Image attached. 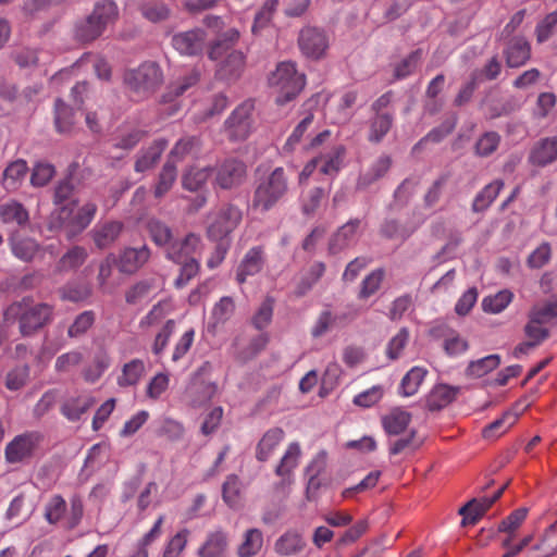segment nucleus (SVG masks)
Returning a JSON list of instances; mask_svg holds the SVG:
<instances>
[{"label":"nucleus","mask_w":557,"mask_h":557,"mask_svg":"<svg viewBox=\"0 0 557 557\" xmlns=\"http://www.w3.org/2000/svg\"><path fill=\"white\" fill-rule=\"evenodd\" d=\"M53 307L45 302H34L29 297L11 304L3 313L7 323H18L22 336H30L52 320Z\"/></svg>","instance_id":"f257e3e1"},{"label":"nucleus","mask_w":557,"mask_h":557,"mask_svg":"<svg viewBox=\"0 0 557 557\" xmlns=\"http://www.w3.org/2000/svg\"><path fill=\"white\" fill-rule=\"evenodd\" d=\"M288 193V177L282 166L256 181L251 207L261 213L268 212L281 202Z\"/></svg>","instance_id":"f03ea898"},{"label":"nucleus","mask_w":557,"mask_h":557,"mask_svg":"<svg viewBox=\"0 0 557 557\" xmlns=\"http://www.w3.org/2000/svg\"><path fill=\"white\" fill-rule=\"evenodd\" d=\"M124 83L131 97L140 101L149 98L163 83V72L152 61L141 63L138 67L124 74Z\"/></svg>","instance_id":"7ed1b4c3"},{"label":"nucleus","mask_w":557,"mask_h":557,"mask_svg":"<svg viewBox=\"0 0 557 557\" xmlns=\"http://www.w3.org/2000/svg\"><path fill=\"white\" fill-rule=\"evenodd\" d=\"M269 85L275 89L277 96L275 102L284 106L295 99L306 85V77L298 73L296 64L284 61L277 64L269 76Z\"/></svg>","instance_id":"20e7f679"},{"label":"nucleus","mask_w":557,"mask_h":557,"mask_svg":"<svg viewBox=\"0 0 557 557\" xmlns=\"http://www.w3.org/2000/svg\"><path fill=\"white\" fill-rule=\"evenodd\" d=\"M255 102L250 99L237 106L224 122L226 136L232 141H243L252 132Z\"/></svg>","instance_id":"39448f33"},{"label":"nucleus","mask_w":557,"mask_h":557,"mask_svg":"<svg viewBox=\"0 0 557 557\" xmlns=\"http://www.w3.org/2000/svg\"><path fill=\"white\" fill-rule=\"evenodd\" d=\"M228 50V44L225 40H219L210 48L209 58L211 60H219L223 57V54H226L225 59L220 65L219 72L224 78H235L238 77L244 71L246 58L242 51Z\"/></svg>","instance_id":"423d86ee"},{"label":"nucleus","mask_w":557,"mask_h":557,"mask_svg":"<svg viewBox=\"0 0 557 557\" xmlns=\"http://www.w3.org/2000/svg\"><path fill=\"white\" fill-rule=\"evenodd\" d=\"M42 438V434L37 431L25 432L16 435L5 446V460L9 463H18L30 458Z\"/></svg>","instance_id":"0eeeda50"},{"label":"nucleus","mask_w":557,"mask_h":557,"mask_svg":"<svg viewBox=\"0 0 557 557\" xmlns=\"http://www.w3.org/2000/svg\"><path fill=\"white\" fill-rule=\"evenodd\" d=\"M242 221V212L234 206L221 209L207 230L208 237L212 240H222L233 232Z\"/></svg>","instance_id":"6e6552de"},{"label":"nucleus","mask_w":557,"mask_h":557,"mask_svg":"<svg viewBox=\"0 0 557 557\" xmlns=\"http://www.w3.org/2000/svg\"><path fill=\"white\" fill-rule=\"evenodd\" d=\"M301 52L311 59H320L329 48V39L325 33L317 27H305L298 38Z\"/></svg>","instance_id":"1a4fd4ad"},{"label":"nucleus","mask_w":557,"mask_h":557,"mask_svg":"<svg viewBox=\"0 0 557 557\" xmlns=\"http://www.w3.org/2000/svg\"><path fill=\"white\" fill-rule=\"evenodd\" d=\"M201 250V239L194 233L187 234L182 240H174L166 248L165 256L175 263L198 259Z\"/></svg>","instance_id":"9d476101"},{"label":"nucleus","mask_w":557,"mask_h":557,"mask_svg":"<svg viewBox=\"0 0 557 557\" xmlns=\"http://www.w3.org/2000/svg\"><path fill=\"white\" fill-rule=\"evenodd\" d=\"M247 174L246 164L237 159H226L216 169L215 182L223 189L240 185Z\"/></svg>","instance_id":"9b49d317"},{"label":"nucleus","mask_w":557,"mask_h":557,"mask_svg":"<svg viewBox=\"0 0 557 557\" xmlns=\"http://www.w3.org/2000/svg\"><path fill=\"white\" fill-rule=\"evenodd\" d=\"M151 257V250L147 245L141 247H126L116 258L117 269L124 274H134L143 268Z\"/></svg>","instance_id":"f8f14e48"},{"label":"nucleus","mask_w":557,"mask_h":557,"mask_svg":"<svg viewBox=\"0 0 557 557\" xmlns=\"http://www.w3.org/2000/svg\"><path fill=\"white\" fill-rule=\"evenodd\" d=\"M264 265V251L260 246L250 248L236 271V281L239 284L246 282L248 276L258 274Z\"/></svg>","instance_id":"ddd939ff"},{"label":"nucleus","mask_w":557,"mask_h":557,"mask_svg":"<svg viewBox=\"0 0 557 557\" xmlns=\"http://www.w3.org/2000/svg\"><path fill=\"white\" fill-rule=\"evenodd\" d=\"M77 206V201H71L63 206H58L48 221V227L50 231H64L65 236L71 239L75 235H71V231L74 228V209Z\"/></svg>","instance_id":"4468645a"},{"label":"nucleus","mask_w":557,"mask_h":557,"mask_svg":"<svg viewBox=\"0 0 557 557\" xmlns=\"http://www.w3.org/2000/svg\"><path fill=\"white\" fill-rule=\"evenodd\" d=\"M205 33L201 29H193L176 34L172 38V45L181 54L195 55L202 50Z\"/></svg>","instance_id":"2eb2a0df"},{"label":"nucleus","mask_w":557,"mask_h":557,"mask_svg":"<svg viewBox=\"0 0 557 557\" xmlns=\"http://www.w3.org/2000/svg\"><path fill=\"white\" fill-rule=\"evenodd\" d=\"M504 55L507 66L520 67L530 60L531 46L524 37H513L508 41Z\"/></svg>","instance_id":"dca6fc26"},{"label":"nucleus","mask_w":557,"mask_h":557,"mask_svg":"<svg viewBox=\"0 0 557 557\" xmlns=\"http://www.w3.org/2000/svg\"><path fill=\"white\" fill-rule=\"evenodd\" d=\"M96 400L87 393L67 397L61 405L60 411L69 421H78L86 413Z\"/></svg>","instance_id":"f3484780"},{"label":"nucleus","mask_w":557,"mask_h":557,"mask_svg":"<svg viewBox=\"0 0 557 557\" xmlns=\"http://www.w3.org/2000/svg\"><path fill=\"white\" fill-rule=\"evenodd\" d=\"M529 160L537 166H546L557 160V136L539 140L531 150Z\"/></svg>","instance_id":"a211bd4d"},{"label":"nucleus","mask_w":557,"mask_h":557,"mask_svg":"<svg viewBox=\"0 0 557 557\" xmlns=\"http://www.w3.org/2000/svg\"><path fill=\"white\" fill-rule=\"evenodd\" d=\"M228 548V534L222 529L209 532L198 549L199 557H223Z\"/></svg>","instance_id":"6ab92c4d"},{"label":"nucleus","mask_w":557,"mask_h":557,"mask_svg":"<svg viewBox=\"0 0 557 557\" xmlns=\"http://www.w3.org/2000/svg\"><path fill=\"white\" fill-rule=\"evenodd\" d=\"M346 154L344 146L338 145L333 147L327 152L321 153L315 157L319 171L329 176H336L341 171Z\"/></svg>","instance_id":"aec40b11"},{"label":"nucleus","mask_w":557,"mask_h":557,"mask_svg":"<svg viewBox=\"0 0 557 557\" xmlns=\"http://www.w3.org/2000/svg\"><path fill=\"white\" fill-rule=\"evenodd\" d=\"M168 144L166 139L158 138L147 148L141 149L135 162V171L141 173L153 168L168 147Z\"/></svg>","instance_id":"412c9836"},{"label":"nucleus","mask_w":557,"mask_h":557,"mask_svg":"<svg viewBox=\"0 0 557 557\" xmlns=\"http://www.w3.org/2000/svg\"><path fill=\"white\" fill-rule=\"evenodd\" d=\"M360 225V219H351L341 226L330 242V251L336 253L352 245L356 242Z\"/></svg>","instance_id":"4be33fe9"},{"label":"nucleus","mask_w":557,"mask_h":557,"mask_svg":"<svg viewBox=\"0 0 557 557\" xmlns=\"http://www.w3.org/2000/svg\"><path fill=\"white\" fill-rule=\"evenodd\" d=\"M392 162L393 161L389 156H380L375 161L372 162V164L364 173L360 174L357 181V188L366 189L380 178L384 177L391 169Z\"/></svg>","instance_id":"5701e85b"},{"label":"nucleus","mask_w":557,"mask_h":557,"mask_svg":"<svg viewBox=\"0 0 557 557\" xmlns=\"http://www.w3.org/2000/svg\"><path fill=\"white\" fill-rule=\"evenodd\" d=\"M123 227V223L119 221H108L97 224L92 230L95 245L99 249L111 246L121 235Z\"/></svg>","instance_id":"b1692460"},{"label":"nucleus","mask_w":557,"mask_h":557,"mask_svg":"<svg viewBox=\"0 0 557 557\" xmlns=\"http://www.w3.org/2000/svg\"><path fill=\"white\" fill-rule=\"evenodd\" d=\"M263 542V533L260 529L246 530L236 549L237 557H256L262 550Z\"/></svg>","instance_id":"393cba45"},{"label":"nucleus","mask_w":557,"mask_h":557,"mask_svg":"<svg viewBox=\"0 0 557 557\" xmlns=\"http://www.w3.org/2000/svg\"><path fill=\"white\" fill-rule=\"evenodd\" d=\"M88 258L86 248L82 246H73L61 256L55 264V273H67L77 270Z\"/></svg>","instance_id":"a878e982"},{"label":"nucleus","mask_w":557,"mask_h":557,"mask_svg":"<svg viewBox=\"0 0 557 557\" xmlns=\"http://www.w3.org/2000/svg\"><path fill=\"white\" fill-rule=\"evenodd\" d=\"M306 542L296 531H286L274 543V550L281 556H293L304 550Z\"/></svg>","instance_id":"bb28decb"},{"label":"nucleus","mask_w":557,"mask_h":557,"mask_svg":"<svg viewBox=\"0 0 557 557\" xmlns=\"http://www.w3.org/2000/svg\"><path fill=\"white\" fill-rule=\"evenodd\" d=\"M411 422V413L400 408H394L382 417V425L388 435L401 434Z\"/></svg>","instance_id":"cd10ccee"},{"label":"nucleus","mask_w":557,"mask_h":557,"mask_svg":"<svg viewBox=\"0 0 557 557\" xmlns=\"http://www.w3.org/2000/svg\"><path fill=\"white\" fill-rule=\"evenodd\" d=\"M104 32L119 17V9L113 0H101L96 2L92 12L89 14Z\"/></svg>","instance_id":"c85d7f7f"},{"label":"nucleus","mask_w":557,"mask_h":557,"mask_svg":"<svg viewBox=\"0 0 557 557\" xmlns=\"http://www.w3.org/2000/svg\"><path fill=\"white\" fill-rule=\"evenodd\" d=\"M0 220L5 224L25 226L28 223L29 214L22 203L9 200L0 205Z\"/></svg>","instance_id":"c756f323"},{"label":"nucleus","mask_w":557,"mask_h":557,"mask_svg":"<svg viewBox=\"0 0 557 557\" xmlns=\"http://www.w3.org/2000/svg\"><path fill=\"white\" fill-rule=\"evenodd\" d=\"M356 315H357L356 311L347 313V314L345 313V314H341V315H335L329 309L323 310L317 318V321L311 329V332H310L311 336L313 338L322 337L323 335H325L327 332L331 331V329L336 324L337 320L350 321V320L355 319Z\"/></svg>","instance_id":"7c9ffc66"},{"label":"nucleus","mask_w":557,"mask_h":557,"mask_svg":"<svg viewBox=\"0 0 557 557\" xmlns=\"http://www.w3.org/2000/svg\"><path fill=\"white\" fill-rule=\"evenodd\" d=\"M458 388L446 384L435 385L426 397V406L430 410H441L448 406L457 396Z\"/></svg>","instance_id":"2f4dec72"},{"label":"nucleus","mask_w":557,"mask_h":557,"mask_svg":"<svg viewBox=\"0 0 557 557\" xmlns=\"http://www.w3.org/2000/svg\"><path fill=\"white\" fill-rule=\"evenodd\" d=\"M284 431L281 428L268 430L259 441L256 450V457L259 461H267L275 448L284 438Z\"/></svg>","instance_id":"473e14b6"},{"label":"nucleus","mask_w":557,"mask_h":557,"mask_svg":"<svg viewBox=\"0 0 557 557\" xmlns=\"http://www.w3.org/2000/svg\"><path fill=\"white\" fill-rule=\"evenodd\" d=\"M557 553V524H550L539 544L529 552L528 557H552Z\"/></svg>","instance_id":"72a5a7b5"},{"label":"nucleus","mask_w":557,"mask_h":557,"mask_svg":"<svg viewBox=\"0 0 557 557\" xmlns=\"http://www.w3.org/2000/svg\"><path fill=\"white\" fill-rule=\"evenodd\" d=\"M200 147V140L196 136H186L181 138L171 149L168 160L172 161V164H177L184 161L188 156L197 152Z\"/></svg>","instance_id":"f704fd0d"},{"label":"nucleus","mask_w":557,"mask_h":557,"mask_svg":"<svg viewBox=\"0 0 557 557\" xmlns=\"http://www.w3.org/2000/svg\"><path fill=\"white\" fill-rule=\"evenodd\" d=\"M75 124V112L72 107L62 99H57L54 103V126L58 133L67 134Z\"/></svg>","instance_id":"c9c22d12"},{"label":"nucleus","mask_w":557,"mask_h":557,"mask_svg":"<svg viewBox=\"0 0 557 557\" xmlns=\"http://www.w3.org/2000/svg\"><path fill=\"white\" fill-rule=\"evenodd\" d=\"M300 456H301V448H300L299 443H297V442L290 443L287 446L283 457L281 458L280 463L275 468L276 475H278L281 478L289 476L292 474V472L294 471V469L297 468V466L299 463Z\"/></svg>","instance_id":"e433bc0d"},{"label":"nucleus","mask_w":557,"mask_h":557,"mask_svg":"<svg viewBox=\"0 0 557 557\" xmlns=\"http://www.w3.org/2000/svg\"><path fill=\"white\" fill-rule=\"evenodd\" d=\"M146 370L145 362L141 359H133L125 363L121 374L117 376V385L121 387L134 386L143 377Z\"/></svg>","instance_id":"4c0bfd02"},{"label":"nucleus","mask_w":557,"mask_h":557,"mask_svg":"<svg viewBox=\"0 0 557 557\" xmlns=\"http://www.w3.org/2000/svg\"><path fill=\"white\" fill-rule=\"evenodd\" d=\"M199 72L191 70L186 75L177 78L168 87V91L163 95L164 101H173L174 99L184 95L190 87L199 82Z\"/></svg>","instance_id":"58836bf2"},{"label":"nucleus","mask_w":557,"mask_h":557,"mask_svg":"<svg viewBox=\"0 0 557 557\" xmlns=\"http://www.w3.org/2000/svg\"><path fill=\"white\" fill-rule=\"evenodd\" d=\"M325 272V264L321 261L313 262L299 280L295 294L305 296L318 283Z\"/></svg>","instance_id":"ea45409f"},{"label":"nucleus","mask_w":557,"mask_h":557,"mask_svg":"<svg viewBox=\"0 0 557 557\" xmlns=\"http://www.w3.org/2000/svg\"><path fill=\"white\" fill-rule=\"evenodd\" d=\"M426 374L428 370L422 367L411 368L400 382L399 393L405 397L417 394Z\"/></svg>","instance_id":"a19ab883"},{"label":"nucleus","mask_w":557,"mask_h":557,"mask_svg":"<svg viewBox=\"0 0 557 557\" xmlns=\"http://www.w3.org/2000/svg\"><path fill=\"white\" fill-rule=\"evenodd\" d=\"M13 255L22 261H30L40 250L38 243L28 237L13 236L10 240Z\"/></svg>","instance_id":"79ce46f5"},{"label":"nucleus","mask_w":557,"mask_h":557,"mask_svg":"<svg viewBox=\"0 0 557 557\" xmlns=\"http://www.w3.org/2000/svg\"><path fill=\"white\" fill-rule=\"evenodd\" d=\"M504 187V182L502 180H496L490 184H487L474 198L472 202V210L474 212H482L486 210L493 201L496 199L502 188Z\"/></svg>","instance_id":"37998d69"},{"label":"nucleus","mask_w":557,"mask_h":557,"mask_svg":"<svg viewBox=\"0 0 557 557\" xmlns=\"http://www.w3.org/2000/svg\"><path fill=\"white\" fill-rule=\"evenodd\" d=\"M518 420V414L512 411H506L503 416L487 424L482 435L486 440H494L506 433Z\"/></svg>","instance_id":"c03bdc74"},{"label":"nucleus","mask_w":557,"mask_h":557,"mask_svg":"<svg viewBox=\"0 0 557 557\" xmlns=\"http://www.w3.org/2000/svg\"><path fill=\"white\" fill-rule=\"evenodd\" d=\"M216 385L214 383L198 381L196 376L194 382L188 387V394L191 397V404L199 407L202 404L211 400L216 393Z\"/></svg>","instance_id":"a18cd8bd"},{"label":"nucleus","mask_w":557,"mask_h":557,"mask_svg":"<svg viewBox=\"0 0 557 557\" xmlns=\"http://www.w3.org/2000/svg\"><path fill=\"white\" fill-rule=\"evenodd\" d=\"M147 231L151 240L159 247L168 248L173 242L171 227L158 219H150L147 222Z\"/></svg>","instance_id":"49530a36"},{"label":"nucleus","mask_w":557,"mask_h":557,"mask_svg":"<svg viewBox=\"0 0 557 557\" xmlns=\"http://www.w3.org/2000/svg\"><path fill=\"white\" fill-rule=\"evenodd\" d=\"M177 177V168L172 164V161H166L161 169L158 176V182L154 187V197L162 198L173 187Z\"/></svg>","instance_id":"de8ad7c7"},{"label":"nucleus","mask_w":557,"mask_h":557,"mask_svg":"<svg viewBox=\"0 0 557 557\" xmlns=\"http://www.w3.org/2000/svg\"><path fill=\"white\" fill-rule=\"evenodd\" d=\"M104 32L91 20L90 15L78 21L74 27V36L81 42H91L99 38Z\"/></svg>","instance_id":"09e8293b"},{"label":"nucleus","mask_w":557,"mask_h":557,"mask_svg":"<svg viewBox=\"0 0 557 557\" xmlns=\"http://www.w3.org/2000/svg\"><path fill=\"white\" fill-rule=\"evenodd\" d=\"M210 175L211 169L208 166L201 169L190 166L182 177V185L187 190L196 191L206 184Z\"/></svg>","instance_id":"8fccbe9b"},{"label":"nucleus","mask_w":557,"mask_h":557,"mask_svg":"<svg viewBox=\"0 0 557 557\" xmlns=\"http://www.w3.org/2000/svg\"><path fill=\"white\" fill-rule=\"evenodd\" d=\"M163 522L164 516L161 515L156 520L152 528L138 541L136 552L129 557H148V546L161 536Z\"/></svg>","instance_id":"3c124183"},{"label":"nucleus","mask_w":557,"mask_h":557,"mask_svg":"<svg viewBox=\"0 0 557 557\" xmlns=\"http://www.w3.org/2000/svg\"><path fill=\"white\" fill-rule=\"evenodd\" d=\"M327 196L329 190H325L322 187L310 188L301 199L302 213L306 215H313Z\"/></svg>","instance_id":"603ef678"},{"label":"nucleus","mask_w":557,"mask_h":557,"mask_svg":"<svg viewBox=\"0 0 557 557\" xmlns=\"http://www.w3.org/2000/svg\"><path fill=\"white\" fill-rule=\"evenodd\" d=\"M27 173V164L23 160H17L10 163L3 173V185L8 190L17 188L18 183L25 177Z\"/></svg>","instance_id":"864d4df0"},{"label":"nucleus","mask_w":557,"mask_h":557,"mask_svg":"<svg viewBox=\"0 0 557 557\" xmlns=\"http://www.w3.org/2000/svg\"><path fill=\"white\" fill-rule=\"evenodd\" d=\"M528 512L529 509L527 507H520L513 510L499 522L497 531L509 535H516V532L527 519Z\"/></svg>","instance_id":"5fc2aeb1"},{"label":"nucleus","mask_w":557,"mask_h":557,"mask_svg":"<svg viewBox=\"0 0 557 557\" xmlns=\"http://www.w3.org/2000/svg\"><path fill=\"white\" fill-rule=\"evenodd\" d=\"M393 125V116L389 113L376 114L370 124L369 140L380 143L389 132Z\"/></svg>","instance_id":"6e6d98bb"},{"label":"nucleus","mask_w":557,"mask_h":557,"mask_svg":"<svg viewBox=\"0 0 557 557\" xmlns=\"http://www.w3.org/2000/svg\"><path fill=\"white\" fill-rule=\"evenodd\" d=\"M385 272L383 269L373 270L361 282L358 293L359 299H368L373 296L381 287Z\"/></svg>","instance_id":"4d7b16f0"},{"label":"nucleus","mask_w":557,"mask_h":557,"mask_svg":"<svg viewBox=\"0 0 557 557\" xmlns=\"http://www.w3.org/2000/svg\"><path fill=\"white\" fill-rule=\"evenodd\" d=\"M512 293L504 289L498 292L494 296L485 297L482 300V308L485 312L488 313H499L502 312L512 300Z\"/></svg>","instance_id":"13d9d810"},{"label":"nucleus","mask_w":557,"mask_h":557,"mask_svg":"<svg viewBox=\"0 0 557 557\" xmlns=\"http://www.w3.org/2000/svg\"><path fill=\"white\" fill-rule=\"evenodd\" d=\"M59 294L62 300L78 302L87 299L91 290L87 284L72 282L60 288Z\"/></svg>","instance_id":"bf43d9fd"},{"label":"nucleus","mask_w":557,"mask_h":557,"mask_svg":"<svg viewBox=\"0 0 557 557\" xmlns=\"http://www.w3.org/2000/svg\"><path fill=\"white\" fill-rule=\"evenodd\" d=\"M557 28V9L546 14L535 26V37L539 44L547 41Z\"/></svg>","instance_id":"052dcab7"},{"label":"nucleus","mask_w":557,"mask_h":557,"mask_svg":"<svg viewBox=\"0 0 557 557\" xmlns=\"http://www.w3.org/2000/svg\"><path fill=\"white\" fill-rule=\"evenodd\" d=\"M455 125V121H446L441 126L433 128L413 146V151L422 149V147L429 141H442L446 136H448L453 132Z\"/></svg>","instance_id":"680f3d73"},{"label":"nucleus","mask_w":557,"mask_h":557,"mask_svg":"<svg viewBox=\"0 0 557 557\" xmlns=\"http://www.w3.org/2000/svg\"><path fill=\"white\" fill-rule=\"evenodd\" d=\"M189 534L190 532L188 529H182L173 535L168 541L162 557H180L187 545Z\"/></svg>","instance_id":"e2e57ef3"},{"label":"nucleus","mask_w":557,"mask_h":557,"mask_svg":"<svg viewBox=\"0 0 557 557\" xmlns=\"http://www.w3.org/2000/svg\"><path fill=\"white\" fill-rule=\"evenodd\" d=\"M97 212V206L92 202L85 203L74 216V228L71 235H77L83 232L94 220Z\"/></svg>","instance_id":"0e129e2a"},{"label":"nucleus","mask_w":557,"mask_h":557,"mask_svg":"<svg viewBox=\"0 0 557 557\" xmlns=\"http://www.w3.org/2000/svg\"><path fill=\"white\" fill-rule=\"evenodd\" d=\"M500 363L498 355H490L475 361H471L468 366V372L474 376L481 377L486 373L496 369Z\"/></svg>","instance_id":"69168bd1"},{"label":"nucleus","mask_w":557,"mask_h":557,"mask_svg":"<svg viewBox=\"0 0 557 557\" xmlns=\"http://www.w3.org/2000/svg\"><path fill=\"white\" fill-rule=\"evenodd\" d=\"M66 503L61 495H53L45 507V518L50 524H55L64 516Z\"/></svg>","instance_id":"338daca9"},{"label":"nucleus","mask_w":557,"mask_h":557,"mask_svg":"<svg viewBox=\"0 0 557 557\" xmlns=\"http://www.w3.org/2000/svg\"><path fill=\"white\" fill-rule=\"evenodd\" d=\"M151 289L150 281H139L126 290L125 300L128 305L140 304L149 298Z\"/></svg>","instance_id":"774afa93"}]
</instances>
